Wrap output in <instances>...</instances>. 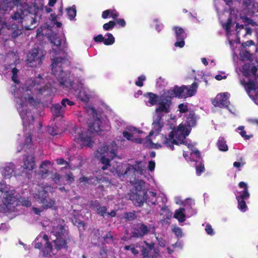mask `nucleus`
<instances>
[{
	"label": "nucleus",
	"mask_w": 258,
	"mask_h": 258,
	"mask_svg": "<svg viewBox=\"0 0 258 258\" xmlns=\"http://www.w3.org/2000/svg\"><path fill=\"white\" fill-rule=\"evenodd\" d=\"M75 140L81 146H91L93 142L90 136H85L84 131L81 128H77L75 131Z\"/></svg>",
	"instance_id": "18"
},
{
	"label": "nucleus",
	"mask_w": 258,
	"mask_h": 258,
	"mask_svg": "<svg viewBox=\"0 0 258 258\" xmlns=\"http://www.w3.org/2000/svg\"><path fill=\"white\" fill-rule=\"evenodd\" d=\"M112 238V235L110 233L106 234V236L104 237V240L107 242H110L111 241Z\"/></svg>",
	"instance_id": "57"
},
{
	"label": "nucleus",
	"mask_w": 258,
	"mask_h": 258,
	"mask_svg": "<svg viewBox=\"0 0 258 258\" xmlns=\"http://www.w3.org/2000/svg\"><path fill=\"white\" fill-rule=\"evenodd\" d=\"M243 129H244V126H240L237 128V130L240 131L239 132V133L240 134L241 137H242L243 138H244L245 139H246V140H248L250 138V136L246 135V132L245 131H244Z\"/></svg>",
	"instance_id": "43"
},
{
	"label": "nucleus",
	"mask_w": 258,
	"mask_h": 258,
	"mask_svg": "<svg viewBox=\"0 0 258 258\" xmlns=\"http://www.w3.org/2000/svg\"><path fill=\"white\" fill-rule=\"evenodd\" d=\"M51 191L52 188L50 186L44 187L36 185L32 188L31 195L36 200V202L41 204V208L33 207V211L35 214H39L43 209L52 208L54 205L55 201L45 195L47 192Z\"/></svg>",
	"instance_id": "4"
},
{
	"label": "nucleus",
	"mask_w": 258,
	"mask_h": 258,
	"mask_svg": "<svg viewBox=\"0 0 258 258\" xmlns=\"http://www.w3.org/2000/svg\"><path fill=\"white\" fill-rule=\"evenodd\" d=\"M75 94L78 97L84 102H88L95 96L94 91L90 90L88 88L83 86L80 84L78 87V90H75Z\"/></svg>",
	"instance_id": "17"
},
{
	"label": "nucleus",
	"mask_w": 258,
	"mask_h": 258,
	"mask_svg": "<svg viewBox=\"0 0 258 258\" xmlns=\"http://www.w3.org/2000/svg\"><path fill=\"white\" fill-rule=\"evenodd\" d=\"M1 203L6 206L14 204L15 203H17V205L18 203H20L26 207H29L31 204L28 199L24 197L18 199L13 187L9 185L0 183V204Z\"/></svg>",
	"instance_id": "5"
},
{
	"label": "nucleus",
	"mask_w": 258,
	"mask_h": 258,
	"mask_svg": "<svg viewBox=\"0 0 258 258\" xmlns=\"http://www.w3.org/2000/svg\"><path fill=\"white\" fill-rule=\"evenodd\" d=\"M22 0H11L7 2V5L0 6V39H3V36H11L15 38L22 34L23 30L16 23L12 24L9 22L7 24L3 18L5 12L11 7L12 4L17 5V11L11 16L12 20L18 21L19 23L26 22L24 27L26 30H31L35 27L36 20L35 16L30 14L28 10V6L24 3L22 4Z\"/></svg>",
	"instance_id": "2"
},
{
	"label": "nucleus",
	"mask_w": 258,
	"mask_h": 258,
	"mask_svg": "<svg viewBox=\"0 0 258 258\" xmlns=\"http://www.w3.org/2000/svg\"><path fill=\"white\" fill-rule=\"evenodd\" d=\"M117 146L115 143L112 142L109 146H103L101 149H100V154L102 155L101 157L100 161L104 165L102 167L103 170L107 169L109 164V158H106V156L109 158H112L116 155Z\"/></svg>",
	"instance_id": "10"
},
{
	"label": "nucleus",
	"mask_w": 258,
	"mask_h": 258,
	"mask_svg": "<svg viewBox=\"0 0 258 258\" xmlns=\"http://www.w3.org/2000/svg\"><path fill=\"white\" fill-rule=\"evenodd\" d=\"M156 239L158 241L159 244L162 247H164L166 245V242L165 240L162 239H159L157 237H156Z\"/></svg>",
	"instance_id": "58"
},
{
	"label": "nucleus",
	"mask_w": 258,
	"mask_h": 258,
	"mask_svg": "<svg viewBox=\"0 0 258 258\" xmlns=\"http://www.w3.org/2000/svg\"><path fill=\"white\" fill-rule=\"evenodd\" d=\"M238 202V208L241 212H245L247 211V207L244 199H236Z\"/></svg>",
	"instance_id": "36"
},
{
	"label": "nucleus",
	"mask_w": 258,
	"mask_h": 258,
	"mask_svg": "<svg viewBox=\"0 0 258 258\" xmlns=\"http://www.w3.org/2000/svg\"><path fill=\"white\" fill-rule=\"evenodd\" d=\"M198 84L197 82L193 83L190 86H185V92L187 97L194 96L197 93L198 88Z\"/></svg>",
	"instance_id": "30"
},
{
	"label": "nucleus",
	"mask_w": 258,
	"mask_h": 258,
	"mask_svg": "<svg viewBox=\"0 0 258 258\" xmlns=\"http://www.w3.org/2000/svg\"><path fill=\"white\" fill-rule=\"evenodd\" d=\"M163 28V25L162 24L157 23L156 24V29L158 31H160Z\"/></svg>",
	"instance_id": "64"
},
{
	"label": "nucleus",
	"mask_w": 258,
	"mask_h": 258,
	"mask_svg": "<svg viewBox=\"0 0 258 258\" xmlns=\"http://www.w3.org/2000/svg\"><path fill=\"white\" fill-rule=\"evenodd\" d=\"M180 112L184 113L187 110V105L184 104H180L178 106Z\"/></svg>",
	"instance_id": "51"
},
{
	"label": "nucleus",
	"mask_w": 258,
	"mask_h": 258,
	"mask_svg": "<svg viewBox=\"0 0 258 258\" xmlns=\"http://www.w3.org/2000/svg\"><path fill=\"white\" fill-rule=\"evenodd\" d=\"M33 244L36 248H42V252L45 256H50L51 254H54V249L53 248L49 242L47 236L43 232L40 233L36 238Z\"/></svg>",
	"instance_id": "9"
},
{
	"label": "nucleus",
	"mask_w": 258,
	"mask_h": 258,
	"mask_svg": "<svg viewBox=\"0 0 258 258\" xmlns=\"http://www.w3.org/2000/svg\"><path fill=\"white\" fill-rule=\"evenodd\" d=\"M173 231L174 232L175 235L178 237H182L183 235L181 229L178 227H175L173 229Z\"/></svg>",
	"instance_id": "48"
},
{
	"label": "nucleus",
	"mask_w": 258,
	"mask_h": 258,
	"mask_svg": "<svg viewBox=\"0 0 258 258\" xmlns=\"http://www.w3.org/2000/svg\"><path fill=\"white\" fill-rule=\"evenodd\" d=\"M257 71V68L255 67L250 66L249 63L244 64L241 70L242 73L245 76H249L251 75H255Z\"/></svg>",
	"instance_id": "28"
},
{
	"label": "nucleus",
	"mask_w": 258,
	"mask_h": 258,
	"mask_svg": "<svg viewBox=\"0 0 258 258\" xmlns=\"http://www.w3.org/2000/svg\"><path fill=\"white\" fill-rule=\"evenodd\" d=\"M107 38L104 39V44L106 45H112L114 43V37L111 33H107Z\"/></svg>",
	"instance_id": "37"
},
{
	"label": "nucleus",
	"mask_w": 258,
	"mask_h": 258,
	"mask_svg": "<svg viewBox=\"0 0 258 258\" xmlns=\"http://www.w3.org/2000/svg\"><path fill=\"white\" fill-rule=\"evenodd\" d=\"M131 182L134 184L136 188V193L131 196V200L141 206L143 204L145 199V193L142 190L144 186V182L141 180L134 181L131 180Z\"/></svg>",
	"instance_id": "15"
},
{
	"label": "nucleus",
	"mask_w": 258,
	"mask_h": 258,
	"mask_svg": "<svg viewBox=\"0 0 258 258\" xmlns=\"http://www.w3.org/2000/svg\"><path fill=\"white\" fill-rule=\"evenodd\" d=\"M145 164L142 161H136L134 165H118L112 172H115L120 177L121 176L124 177L125 176H134L138 172L143 174L145 171Z\"/></svg>",
	"instance_id": "8"
},
{
	"label": "nucleus",
	"mask_w": 258,
	"mask_h": 258,
	"mask_svg": "<svg viewBox=\"0 0 258 258\" xmlns=\"http://www.w3.org/2000/svg\"><path fill=\"white\" fill-rule=\"evenodd\" d=\"M205 231L207 232V233L209 235H213L214 234V230L212 228V226L209 224H207L206 226Z\"/></svg>",
	"instance_id": "46"
},
{
	"label": "nucleus",
	"mask_w": 258,
	"mask_h": 258,
	"mask_svg": "<svg viewBox=\"0 0 258 258\" xmlns=\"http://www.w3.org/2000/svg\"><path fill=\"white\" fill-rule=\"evenodd\" d=\"M241 84L244 86L249 97L258 105L257 84L252 81H249L246 84H244L243 81H241Z\"/></svg>",
	"instance_id": "19"
},
{
	"label": "nucleus",
	"mask_w": 258,
	"mask_h": 258,
	"mask_svg": "<svg viewBox=\"0 0 258 258\" xmlns=\"http://www.w3.org/2000/svg\"><path fill=\"white\" fill-rule=\"evenodd\" d=\"M239 187L242 189V190L235 192L236 199L246 200L249 198L250 194L248 190L247 184L244 182H240Z\"/></svg>",
	"instance_id": "23"
},
{
	"label": "nucleus",
	"mask_w": 258,
	"mask_h": 258,
	"mask_svg": "<svg viewBox=\"0 0 258 258\" xmlns=\"http://www.w3.org/2000/svg\"><path fill=\"white\" fill-rule=\"evenodd\" d=\"M106 210L107 209L105 207H99L97 209V213L102 216H105L107 214L106 213Z\"/></svg>",
	"instance_id": "47"
},
{
	"label": "nucleus",
	"mask_w": 258,
	"mask_h": 258,
	"mask_svg": "<svg viewBox=\"0 0 258 258\" xmlns=\"http://www.w3.org/2000/svg\"><path fill=\"white\" fill-rule=\"evenodd\" d=\"M196 124L195 118L191 116L187 118L186 124H183V125L189 129L190 131V127L194 126Z\"/></svg>",
	"instance_id": "38"
},
{
	"label": "nucleus",
	"mask_w": 258,
	"mask_h": 258,
	"mask_svg": "<svg viewBox=\"0 0 258 258\" xmlns=\"http://www.w3.org/2000/svg\"><path fill=\"white\" fill-rule=\"evenodd\" d=\"M217 146L218 149L221 151L225 152L228 150L226 142L223 138H219L217 142Z\"/></svg>",
	"instance_id": "34"
},
{
	"label": "nucleus",
	"mask_w": 258,
	"mask_h": 258,
	"mask_svg": "<svg viewBox=\"0 0 258 258\" xmlns=\"http://www.w3.org/2000/svg\"><path fill=\"white\" fill-rule=\"evenodd\" d=\"M215 79L218 81H220L222 79H226L227 78V76L226 75H222L221 74L217 75L215 76Z\"/></svg>",
	"instance_id": "61"
},
{
	"label": "nucleus",
	"mask_w": 258,
	"mask_h": 258,
	"mask_svg": "<svg viewBox=\"0 0 258 258\" xmlns=\"http://www.w3.org/2000/svg\"><path fill=\"white\" fill-rule=\"evenodd\" d=\"M229 96L230 94L227 92L220 93L217 95L216 97L213 101V104L215 106L221 108L228 107V105L229 103L228 99Z\"/></svg>",
	"instance_id": "21"
},
{
	"label": "nucleus",
	"mask_w": 258,
	"mask_h": 258,
	"mask_svg": "<svg viewBox=\"0 0 258 258\" xmlns=\"http://www.w3.org/2000/svg\"><path fill=\"white\" fill-rule=\"evenodd\" d=\"M254 44L252 40L248 41L242 44V46L245 47L246 46H250L253 45Z\"/></svg>",
	"instance_id": "63"
},
{
	"label": "nucleus",
	"mask_w": 258,
	"mask_h": 258,
	"mask_svg": "<svg viewBox=\"0 0 258 258\" xmlns=\"http://www.w3.org/2000/svg\"><path fill=\"white\" fill-rule=\"evenodd\" d=\"M146 80V77L144 75H141L138 77V81L136 82V85L139 87H142L143 85V81Z\"/></svg>",
	"instance_id": "45"
},
{
	"label": "nucleus",
	"mask_w": 258,
	"mask_h": 258,
	"mask_svg": "<svg viewBox=\"0 0 258 258\" xmlns=\"http://www.w3.org/2000/svg\"><path fill=\"white\" fill-rule=\"evenodd\" d=\"M52 73L57 77L60 85L66 87H72V89H75V85L68 79V74L63 73L62 71V68L69 64L68 60L65 58L56 57L52 58Z\"/></svg>",
	"instance_id": "6"
},
{
	"label": "nucleus",
	"mask_w": 258,
	"mask_h": 258,
	"mask_svg": "<svg viewBox=\"0 0 258 258\" xmlns=\"http://www.w3.org/2000/svg\"><path fill=\"white\" fill-rule=\"evenodd\" d=\"M185 86L182 87H174L173 89L165 91V96L167 98L170 99L173 97L180 98H186L187 95L185 92Z\"/></svg>",
	"instance_id": "20"
},
{
	"label": "nucleus",
	"mask_w": 258,
	"mask_h": 258,
	"mask_svg": "<svg viewBox=\"0 0 258 258\" xmlns=\"http://www.w3.org/2000/svg\"><path fill=\"white\" fill-rule=\"evenodd\" d=\"M155 167V163L154 161H150L148 164V169L150 171H152Z\"/></svg>",
	"instance_id": "54"
},
{
	"label": "nucleus",
	"mask_w": 258,
	"mask_h": 258,
	"mask_svg": "<svg viewBox=\"0 0 258 258\" xmlns=\"http://www.w3.org/2000/svg\"><path fill=\"white\" fill-rule=\"evenodd\" d=\"M221 22L223 27L226 30L227 35H228L229 33L230 28H231V27L232 25V21H231V19H229L227 20V22H223L222 21H221Z\"/></svg>",
	"instance_id": "40"
},
{
	"label": "nucleus",
	"mask_w": 258,
	"mask_h": 258,
	"mask_svg": "<svg viewBox=\"0 0 258 258\" xmlns=\"http://www.w3.org/2000/svg\"><path fill=\"white\" fill-rule=\"evenodd\" d=\"M163 127V122L161 119V117L158 115L156 119L154 120L152 123V130L150 133L148 137H147L146 142L145 143L146 146L149 148L159 149L162 147L161 144L152 142L150 138L154 135H157L160 132L161 128Z\"/></svg>",
	"instance_id": "11"
},
{
	"label": "nucleus",
	"mask_w": 258,
	"mask_h": 258,
	"mask_svg": "<svg viewBox=\"0 0 258 258\" xmlns=\"http://www.w3.org/2000/svg\"><path fill=\"white\" fill-rule=\"evenodd\" d=\"M35 166V163L34 161V157L31 155H29L27 157L24 161V165L23 166L24 169L28 171L32 170Z\"/></svg>",
	"instance_id": "29"
},
{
	"label": "nucleus",
	"mask_w": 258,
	"mask_h": 258,
	"mask_svg": "<svg viewBox=\"0 0 258 258\" xmlns=\"http://www.w3.org/2000/svg\"><path fill=\"white\" fill-rule=\"evenodd\" d=\"M8 57L13 58V59L15 61V62H14L15 64L19 63V58L18 55L13 52L9 53L8 55Z\"/></svg>",
	"instance_id": "44"
},
{
	"label": "nucleus",
	"mask_w": 258,
	"mask_h": 258,
	"mask_svg": "<svg viewBox=\"0 0 258 258\" xmlns=\"http://www.w3.org/2000/svg\"><path fill=\"white\" fill-rule=\"evenodd\" d=\"M109 14H110L109 10H105L102 12V17L103 19H106L108 17V16H109Z\"/></svg>",
	"instance_id": "60"
},
{
	"label": "nucleus",
	"mask_w": 258,
	"mask_h": 258,
	"mask_svg": "<svg viewBox=\"0 0 258 258\" xmlns=\"http://www.w3.org/2000/svg\"><path fill=\"white\" fill-rule=\"evenodd\" d=\"M50 166V162L48 161H44L40 166V173L43 177H46L48 173V169Z\"/></svg>",
	"instance_id": "32"
},
{
	"label": "nucleus",
	"mask_w": 258,
	"mask_h": 258,
	"mask_svg": "<svg viewBox=\"0 0 258 258\" xmlns=\"http://www.w3.org/2000/svg\"><path fill=\"white\" fill-rule=\"evenodd\" d=\"M174 217L178 220L179 222H183L185 220V209L180 208L175 211Z\"/></svg>",
	"instance_id": "31"
},
{
	"label": "nucleus",
	"mask_w": 258,
	"mask_h": 258,
	"mask_svg": "<svg viewBox=\"0 0 258 258\" xmlns=\"http://www.w3.org/2000/svg\"><path fill=\"white\" fill-rule=\"evenodd\" d=\"M204 166L203 165H201L200 166H198L196 168V172L198 175H200L201 173L203 172L204 171Z\"/></svg>",
	"instance_id": "55"
},
{
	"label": "nucleus",
	"mask_w": 258,
	"mask_h": 258,
	"mask_svg": "<svg viewBox=\"0 0 258 258\" xmlns=\"http://www.w3.org/2000/svg\"><path fill=\"white\" fill-rule=\"evenodd\" d=\"M115 25V23L114 21H109L107 23H105L103 25V29L106 30H109L110 29H112Z\"/></svg>",
	"instance_id": "42"
},
{
	"label": "nucleus",
	"mask_w": 258,
	"mask_h": 258,
	"mask_svg": "<svg viewBox=\"0 0 258 258\" xmlns=\"http://www.w3.org/2000/svg\"><path fill=\"white\" fill-rule=\"evenodd\" d=\"M51 42L53 44L51 53L52 56H54V54H60L62 50L61 45V40L59 37H53L50 38Z\"/></svg>",
	"instance_id": "25"
},
{
	"label": "nucleus",
	"mask_w": 258,
	"mask_h": 258,
	"mask_svg": "<svg viewBox=\"0 0 258 258\" xmlns=\"http://www.w3.org/2000/svg\"><path fill=\"white\" fill-rule=\"evenodd\" d=\"M190 133L189 129L181 123L179 125L173 129L168 135V138L164 136L163 135H160L161 138L162 144L166 146L169 149L173 150V144H185L187 148L191 150V155L192 156H196L197 158H200V153L196 149L193 145L185 141V138Z\"/></svg>",
	"instance_id": "3"
},
{
	"label": "nucleus",
	"mask_w": 258,
	"mask_h": 258,
	"mask_svg": "<svg viewBox=\"0 0 258 258\" xmlns=\"http://www.w3.org/2000/svg\"><path fill=\"white\" fill-rule=\"evenodd\" d=\"M51 233L55 237L53 239L51 236L50 239L54 243L55 249L57 250L66 247V242L65 240V230L61 225H57L55 227L54 225L51 231Z\"/></svg>",
	"instance_id": "12"
},
{
	"label": "nucleus",
	"mask_w": 258,
	"mask_h": 258,
	"mask_svg": "<svg viewBox=\"0 0 258 258\" xmlns=\"http://www.w3.org/2000/svg\"><path fill=\"white\" fill-rule=\"evenodd\" d=\"M52 180L56 183H59V179L60 178L59 175L56 173H54L52 175Z\"/></svg>",
	"instance_id": "56"
},
{
	"label": "nucleus",
	"mask_w": 258,
	"mask_h": 258,
	"mask_svg": "<svg viewBox=\"0 0 258 258\" xmlns=\"http://www.w3.org/2000/svg\"><path fill=\"white\" fill-rule=\"evenodd\" d=\"M241 57L243 59H249L251 58V54L247 51H243L240 53Z\"/></svg>",
	"instance_id": "49"
},
{
	"label": "nucleus",
	"mask_w": 258,
	"mask_h": 258,
	"mask_svg": "<svg viewBox=\"0 0 258 258\" xmlns=\"http://www.w3.org/2000/svg\"><path fill=\"white\" fill-rule=\"evenodd\" d=\"M242 2L250 13L258 12V3L254 0H242Z\"/></svg>",
	"instance_id": "27"
},
{
	"label": "nucleus",
	"mask_w": 258,
	"mask_h": 258,
	"mask_svg": "<svg viewBox=\"0 0 258 258\" xmlns=\"http://www.w3.org/2000/svg\"><path fill=\"white\" fill-rule=\"evenodd\" d=\"M124 249L126 250H131L132 253L135 255L139 253V251L135 248L134 244L125 245L124 246Z\"/></svg>",
	"instance_id": "41"
},
{
	"label": "nucleus",
	"mask_w": 258,
	"mask_h": 258,
	"mask_svg": "<svg viewBox=\"0 0 258 258\" xmlns=\"http://www.w3.org/2000/svg\"><path fill=\"white\" fill-rule=\"evenodd\" d=\"M145 97L147 99L146 100L147 105L151 106L158 104L156 109V112L157 113H167L170 112L171 102L166 98L165 92L160 96L152 93H148L145 95Z\"/></svg>",
	"instance_id": "7"
},
{
	"label": "nucleus",
	"mask_w": 258,
	"mask_h": 258,
	"mask_svg": "<svg viewBox=\"0 0 258 258\" xmlns=\"http://www.w3.org/2000/svg\"><path fill=\"white\" fill-rule=\"evenodd\" d=\"M110 10L109 16L112 18L115 19L119 16L118 13L116 12V11L115 10Z\"/></svg>",
	"instance_id": "50"
},
{
	"label": "nucleus",
	"mask_w": 258,
	"mask_h": 258,
	"mask_svg": "<svg viewBox=\"0 0 258 258\" xmlns=\"http://www.w3.org/2000/svg\"><path fill=\"white\" fill-rule=\"evenodd\" d=\"M44 56L45 52L42 49L33 48L27 54L26 63L29 67H36L41 64Z\"/></svg>",
	"instance_id": "13"
},
{
	"label": "nucleus",
	"mask_w": 258,
	"mask_h": 258,
	"mask_svg": "<svg viewBox=\"0 0 258 258\" xmlns=\"http://www.w3.org/2000/svg\"><path fill=\"white\" fill-rule=\"evenodd\" d=\"M67 14L69 17L70 20H73L74 19L76 15V10L75 6H73L72 7L67 9Z\"/></svg>",
	"instance_id": "39"
},
{
	"label": "nucleus",
	"mask_w": 258,
	"mask_h": 258,
	"mask_svg": "<svg viewBox=\"0 0 258 258\" xmlns=\"http://www.w3.org/2000/svg\"><path fill=\"white\" fill-rule=\"evenodd\" d=\"M173 30L177 39L176 42L174 44L175 46L180 48L183 47L185 44L184 40L186 37L184 30L179 27H173Z\"/></svg>",
	"instance_id": "22"
},
{
	"label": "nucleus",
	"mask_w": 258,
	"mask_h": 258,
	"mask_svg": "<svg viewBox=\"0 0 258 258\" xmlns=\"http://www.w3.org/2000/svg\"><path fill=\"white\" fill-rule=\"evenodd\" d=\"M149 231V229L147 226L139 224L134 229L132 233L134 237L141 238L147 234Z\"/></svg>",
	"instance_id": "24"
},
{
	"label": "nucleus",
	"mask_w": 258,
	"mask_h": 258,
	"mask_svg": "<svg viewBox=\"0 0 258 258\" xmlns=\"http://www.w3.org/2000/svg\"><path fill=\"white\" fill-rule=\"evenodd\" d=\"M117 23L121 25L122 27H124L126 24L124 20L122 19L117 20Z\"/></svg>",
	"instance_id": "62"
},
{
	"label": "nucleus",
	"mask_w": 258,
	"mask_h": 258,
	"mask_svg": "<svg viewBox=\"0 0 258 258\" xmlns=\"http://www.w3.org/2000/svg\"><path fill=\"white\" fill-rule=\"evenodd\" d=\"M67 104L71 106V105H73L74 103L73 102L70 101L68 99H63L61 101V104L63 106H66Z\"/></svg>",
	"instance_id": "53"
},
{
	"label": "nucleus",
	"mask_w": 258,
	"mask_h": 258,
	"mask_svg": "<svg viewBox=\"0 0 258 258\" xmlns=\"http://www.w3.org/2000/svg\"><path fill=\"white\" fill-rule=\"evenodd\" d=\"M15 165L12 163H9L2 168L1 172L3 176L6 178H10L14 171Z\"/></svg>",
	"instance_id": "26"
},
{
	"label": "nucleus",
	"mask_w": 258,
	"mask_h": 258,
	"mask_svg": "<svg viewBox=\"0 0 258 258\" xmlns=\"http://www.w3.org/2000/svg\"><path fill=\"white\" fill-rule=\"evenodd\" d=\"M146 198H148V202H151L152 204H156V194L153 191H148L145 193Z\"/></svg>",
	"instance_id": "35"
},
{
	"label": "nucleus",
	"mask_w": 258,
	"mask_h": 258,
	"mask_svg": "<svg viewBox=\"0 0 258 258\" xmlns=\"http://www.w3.org/2000/svg\"><path fill=\"white\" fill-rule=\"evenodd\" d=\"M86 110L88 115L91 116L93 119V121L89 123V131L98 133L103 131L104 125H102V122L98 117L94 108L92 106H88L86 107Z\"/></svg>",
	"instance_id": "14"
},
{
	"label": "nucleus",
	"mask_w": 258,
	"mask_h": 258,
	"mask_svg": "<svg viewBox=\"0 0 258 258\" xmlns=\"http://www.w3.org/2000/svg\"><path fill=\"white\" fill-rule=\"evenodd\" d=\"M104 38L101 34H99L94 37V41L97 42H101L103 41L104 42Z\"/></svg>",
	"instance_id": "52"
},
{
	"label": "nucleus",
	"mask_w": 258,
	"mask_h": 258,
	"mask_svg": "<svg viewBox=\"0 0 258 258\" xmlns=\"http://www.w3.org/2000/svg\"><path fill=\"white\" fill-rule=\"evenodd\" d=\"M143 132L132 126H128L122 132L123 136L127 140L137 143H141L142 140L139 137V135Z\"/></svg>",
	"instance_id": "16"
},
{
	"label": "nucleus",
	"mask_w": 258,
	"mask_h": 258,
	"mask_svg": "<svg viewBox=\"0 0 258 258\" xmlns=\"http://www.w3.org/2000/svg\"><path fill=\"white\" fill-rule=\"evenodd\" d=\"M12 68V80L15 83L12 87V93L14 94L16 102L19 104L18 110L23 120V124L27 125L33 120V117L30 112L26 109L28 104L35 105L39 102L41 95L47 96L52 92L50 88H41L38 84H34L33 86H22L20 88L18 79L19 70L16 68Z\"/></svg>",
	"instance_id": "1"
},
{
	"label": "nucleus",
	"mask_w": 258,
	"mask_h": 258,
	"mask_svg": "<svg viewBox=\"0 0 258 258\" xmlns=\"http://www.w3.org/2000/svg\"><path fill=\"white\" fill-rule=\"evenodd\" d=\"M56 163L59 165H67L68 163L62 158H59L56 160Z\"/></svg>",
	"instance_id": "59"
},
{
	"label": "nucleus",
	"mask_w": 258,
	"mask_h": 258,
	"mask_svg": "<svg viewBox=\"0 0 258 258\" xmlns=\"http://www.w3.org/2000/svg\"><path fill=\"white\" fill-rule=\"evenodd\" d=\"M64 110V108L58 104H54L51 107L53 115L57 117L61 116L63 113Z\"/></svg>",
	"instance_id": "33"
}]
</instances>
